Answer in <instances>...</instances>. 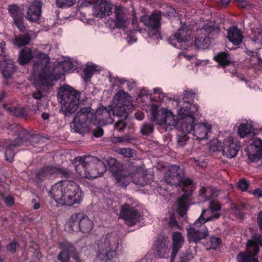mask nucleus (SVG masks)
I'll return each mask as SVG.
<instances>
[{
  "instance_id": "f257e3e1",
  "label": "nucleus",
  "mask_w": 262,
  "mask_h": 262,
  "mask_svg": "<svg viewBox=\"0 0 262 262\" xmlns=\"http://www.w3.org/2000/svg\"><path fill=\"white\" fill-rule=\"evenodd\" d=\"M132 97L126 92L119 91L114 96L111 105L107 107L100 105L96 111V115L103 124L112 123L113 116L120 117L114 124L115 129L123 131L127 126L125 120L127 118L129 112L133 108Z\"/></svg>"
},
{
  "instance_id": "f03ea898",
  "label": "nucleus",
  "mask_w": 262,
  "mask_h": 262,
  "mask_svg": "<svg viewBox=\"0 0 262 262\" xmlns=\"http://www.w3.org/2000/svg\"><path fill=\"white\" fill-rule=\"evenodd\" d=\"M151 114L152 120L158 125L177 126L179 131L177 137V144L181 147L186 145L189 139L188 135L192 132L190 124L185 123L182 119L179 118V115H174L171 110L167 108L159 110L156 105L152 106Z\"/></svg>"
},
{
  "instance_id": "7ed1b4c3",
  "label": "nucleus",
  "mask_w": 262,
  "mask_h": 262,
  "mask_svg": "<svg viewBox=\"0 0 262 262\" xmlns=\"http://www.w3.org/2000/svg\"><path fill=\"white\" fill-rule=\"evenodd\" d=\"M53 199L61 205L80 204L84 193L79 185L73 180H62L54 184L50 191Z\"/></svg>"
},
{
  "instance_id": "20e7f679",
  "label": "nucleus",
  "mask_w": 262,
  "mask_h": 262,
  "mask_svg": "<svg viewBox=\"0 0 262 262\" xmlns=\"http://www.w3.org/2000/svg\"><path fill=\"white\" fill-rule=\"evenodd\" d=\"M38 60L35 61L33 64V72L35 74H38L40 80L44 82L58 80L64 73L73 68V64L71 61L64 60L58 63L53 68L48 69V56L43 53H39L38 54Z\"/></svg>"
},
{
  "instance_id": "39448f33",
  "label": "nucleus",
  "mask_w": 262,
  "mask_h": 262,
  "mask_svg": "<svg viewBox=\"0 0 262 262\" xmlns=\"http://www.w3.org/2000/svg\"><path fill=\"white\" fill-rule=\"evenodd\" d=\"M199 106L190 103H184L183 106L178 111L179 118L182 119L185 123L192 126L193 135L196 139L202 140L206 139L208 134L210 132L211 126L208 123H195L196 119L199 117Z\"/></svg>"
},
{
  "instance_id": "423d86ee",
  "label": "nucleus",
  "mask_w": 262,
  "mask_h": 262,
  "mask_svg": "<svg viewBox=\"0 0 262 262\" xmlns=\"http://www.w3.org/2000/svg\"><path fill=\"white\" fill-rule=\"evenodd\" d=\"M72 164L75 171L81 177L93 179L101 177L106 170L103 162L91 156L77 157Z\"/></svg>"
},
{
  "instance_id": "0eeeda50",
  "label": "nucleus",
  "mask_w": 262,
  "mask_h": 262,
  "mask_svg": "<svg viewBox=\"0 0 262 262\" xmlns=\"http://www.w3.org/2000/svg\"><path fill=\"white\" fill-rule=\"evenodd\" d=\"M8 130V134L14 138L1 141L0 146L6 148V160L11 163L13 161L16 154V148L24 143V139L27 137L28 134L26 129L16 123L10 124Z\"/></svg>"
},
{
  "instance_id": "6e6552de",
  "label": "nucleus",
  "mask_w": 262,
  "mask_h": 262,
  "mask_svg": "<svg viewBox=\"0 0 262 262\" xmlns=\"http://www.w3.org/2000/svg\"><path fill=\"white\" fill-rule=\"evenodd\" d=\"M81 93L70 88L69 90H60L57 93V99L60 104V112L65 117L74 115L79 108V99Z\"/></svg>"
},
{
  "instance_id": "1a4fd4ad",
  "label": "nucleus",
  "mask_w": 262,
  "mask_h": 262,
  "mask_svg": "<svg viewBox=\"0 0 262 262\" xmlns=\"http://www.w3.org/2000/svg\"><path fill=\"white\" fill-rule=\"evenodd\" d=\"M119 244V237L116 234H107L98 243L97 257L100 260H111L117 254Z\"/></svg>"
},
{
  "instance_id": "9d476101",
  "label": "nucleus",
  "mask_w": 262,
  "mask_h": 262,
  "mask_svg": "<svg viewBox=\"0 0 262 262\" xmlns=\"http://www.w3.org/2000/svg\"><path fill=\"white\" fill-rule=\"evenodd\" d=\"M69 228L72 231H81L89 233L93 227V222L83 213H76L72 214L68 223Z\"/></svg>"
},
{
  "instance_id": "9b49d317",
  "label": "nucleus",
  "mask_w": 262,
  "mask_h": 262,
  "mask_svg": "<svg viewBox=\"0 0 262 262\" xmlns=\"http://www.w3.org/2000/svg\"><path fill=\"white\" fill-rule=\"evenodd\" d=\"M91 107H83L76 114L72 122L70 123L71 130L75 133L82 134L89 123L91 122Z\"/></svg>"
},
{
  "instance_id": "f8f14e48",
  "label": "nucleus",
  "mask_w": 262,
  "mask_h": 262,
  "mask_svg": "<svg viewBox=\"0 0 262 262\" xmlns=\"http://www.w3.org/2000/svg\"><path fill=\"white\" fill-rule=\"evenodd\" d=\"M120 215L126 224L130 226L135 225L142 219L141 213L129 202L121 205Z\"/></svg>"
},
{
  "instance_id": "ddd939ff",
  "label": "nucleus",
  "mask_w": 262,
  "mask_h": 262,
  "mask_svg": "<svg viewBox=\"0 0 262 262\" xmlns=\"http://www.w3.org/2000/svg\"><path fill=\"white\" fill-rule=\"evenodd\" d=\"M208 235V230L203 223H200L198 226L193 225L187 229V238L189 243H198L201 240L205 238Z\"/></svg>"
},
{
  "instance_id": "4468645a",
  "label": "nucleus",
  "mask_w": 262,
  "mask_h": 262,
  "mask_svg": "<svg viewBox=\"0 0 262 262\" xmlns=\"http://www.w3.org/2000/svg\"><path fill=\"white\" fill-rule=\"evenodd\" d=\"M241 142L231 137L224 140L222 146L223 155L227 158H234L240 149Z\"/></svg>"
},
{
  "instance_id": "2eb2a0df",
  "label": "nucleus",
  "mask_w": 262,
  "mask_h": 262,
  "mask_svg": "<svg viewBox=\"0 0 262 262\" xmlns=\"http://www.w3.org/2000/svg\"><path fill=\"white\" fill-rule=\"evenodd\" d=\"M183 173V169L179 166L171 165L164 174V182L171 186H177L180 184Z\"/></svg>"
},
{
  "instance_id": "dca6fc26",
  "label": "nucleus",
  "mask_w": 262,
  "mask_h": 262,
  "mask_svg": "<svg viewBox=\"0 0 262 262\" xmlns=\"http://www.w3.org/2000/svg\"><path fill=\"white\" fill-rule=\"evenodd\" d=\"M115 26L119 29L126 28L129 24L127 9L122 6H116L114 8Z\"/></svg>"
},
{
  "instance_id": "f3484780",
  "label": "nucleus",
  "mask_w": 262,
  "mask_h": 262,
  "mask_svg": "<svg viewBox=\"0 0 262 262\" xmlns=\"http://www.w3.org/2000/svg\"><path fill=\"white\" fill-rule=\"evenodd\" d=\"M111 5L105 0H97L93 7V15L95 17L103 18L112 13Z\"/></svg>"
},
{
  "instance_id": "a211bd4d",
  "label": "nucleus",
  "mask_w": 262,
  "mask_h": 262,
  "mask_svg": "<svg viewBox=\"0 0 262 262\" xmlns=\"http://www.w3.org/2000/svg\"><path fill=\"white\" fill-rule=\"evenodd\" d=\"M5 45V42L3 40H0V62H6L7 60L8 61L6 63V66L3 65L5 68L2 71V74L6 79H8L11 76L15 69L13 64L8 60Z\"/></svg>"
},
{
  "instance_id": "6ab92c4d",
  "label": "nucleus",
  "mask_w": 262,
  "mask_h": 262,
  "mask_svg": "<svg viewBox=\"0 0 262 262\" xmlns=\"http://www.w3.org/2000/svg\"><path fill=\"white\" fill-rule=\"evenodd\" d=\"M56 170V167L54 166H44L36 172L33 181L36 185L39 186L46 180L49 179L51 176L55 174V172Z\"/></svg>"
},
{
  "instance_id": "aec40b11",
  "label": "nucleus",
  "mask_w": 262,
  "mask_h": 262,
  "mask_svg": "<svg viewBox=\"0 0 262 262\" xmlns=\"http://www.w3.org/2000/svg\"><path fill=\"white\" fill-rule=\"evenodd\" d=\"M250 243V239H249L246 245V250L239 252L237 255L236 258L238 262H258L255 257L258 253H255L254 245Z\"/></svg>"
},
{
  "instance_id": "412c9836",
  "label": "nucleus",
  "mask_w": 262,
  "mask_h": 262,
  "mask_svg": "<svg viewBox=\"0 0 262 262\" xmlns=\"http://www.w3.org/2000/svg\"><path fill=\"white\" fill-rule=\"evenodd\" d=\"M42 3L40 0H35L28 7L26 17L32 22H36L41 13Z\"/></svg>"
},
{
  "instance_id": "4be33fe9",
  "label": "nucleus",
  "mask_w": 262,
  "mask_h": 262,
  "mask_svg": "<svg viewBox=\"0 0 262 262\" xmlns=\"http://www.w3.org/2000/svg\"><path fill=\"white\" fill-rule=\"evenodd\" d=\"M59 247L62 250L58 254V260L61 262H69L71 255L75 251V247L72 244L67 242L59 243Z\"/></svg>"
},
{
  "instance_id": "5701e85b",
  "label": "nucleus",
  "mask_w": 262,
  "mask_h": 262,
  "mask_svg": "<svg viewBox=\"0 0 262 262\" xmlns=\"http://www.w3.org/2000/svg\"><path fill=\"white\" fill-rule=\"evenodd\" d=\"M161 13L158 12L153 13L150 16H142L141 21L143 24L150 29H158L160 27Z\"/></svg>"
},
{
  "instance_id": "b1692460",
  "label": "nucleus",
  "mask_w": 262,
  "mask_h": 262,
  "mask_svg": "<svg viewBox=\"0 0 262 262\" xmlns=\"http://www.w3.org/2000/svg\"><path fill=\"white\" fill-rule=\"evenodd\" d=\"M167 239L164 236H159L156 241L157 255L160 258H166L168 257L169 249L167 245Z\"/></svg>"
},
{
  "instance_id": "393cba45",
  "label": "nucleus",
  "mask_w": 262,
  "mask_h": 262,
  "mask_svg": "<svg viewBox=\"0 0 262 262\" xmlns=\"http://www.w3.org/2000/svg\"><path fill=\"white\" fill-rule=\"evenodd\" d=\"M184 239L180 232H175L172 236V249L170 256V262H173L177 254L182 248Z\"/></svg>"
},
{
  "instance_id": "a878e982",
  "label": "nucleus",
  "mask_w": 262,
  "mask_h": 262,
  "mask_svg": "<svg viewBox=\"0 0 262 262\" xmlns=\"http://www.w3.org/2000/svg\"><path fill=\"white\" fill-rule=\"evenodd\" d=\"M191 192L185 193L178 199V213L181 216H184L188 209L189 202Z\"/></svg>"
},
{
  "instance_id": "bb28decb",
  "label": "nucleus",
  "mask_w": 262,
  "mask_h": 262,
  "mask_svg": "<svg viewBox=\"0 0 262 262\" xmlns=\"http://www.w3.org/2000/svg\"><path fill=\"white\" fill-rule=\"evenodd\" d=\"M221 215V213L218 211H209L207 210H204L200 217L196 220L195 225L198 226L200 223L204 224L213 219H218Z\"/></svg>"
},
{
  "instance_id": "cd10ccee",
  "label": "nucleus",
  "mask_w": 262,
  "mask_h": 262,
  "mask_svg": "<svg viewBox=\"0 0 262 262\" xmlns=\"http://www.w3.org/2000/svg\"><path fill=\"white\" fill-rule=\"evenodd\" d=\"M228 38L234 45L241 44L243 39L241 31L236 27L230 28L228 31Z\"/></svg>"
},
{
  "instance_id": "c85d7f7f",
  "label": "nucleus",
  "mask_w": 262,
  "mask_h": 262,
  "mask_svg": "<svg viewBox=\"0 0 262 262\" xmlns=\"http://www.w3.org/2000/svg\"><path fill=\"white\" fill-rule=\"evenodd\" d=\"M154 105H157L158 106L159 110H160L162 108H164V107L160 108L159 105L157 104L152 103L150 105L151 112L152 106H153ZM154 122H156L157 123L156 121L152 120V114H151L150 121L144 122L141 126L140 133L143 136H149V135L153 133L155 128V126L153 123Z\"/></svg>"
},
{
  "instance_id": "c756f323",
  "label": "nucleus",
  "mask_w": 262,
  "mask_h": 262,
  "mask_svg": "<svg viewBox=\"0 0 262 262\" xmlns=\"http://www.w3.org/2000/svg\"><path fill=\"white\" fill-rule=\"evenodd\" d=\"M214 59L223 68L229 66L231 62V58L228 52H221L217 53L214 57Z\"/></svg>"
},
{
  "instance_id": "7c9ffc66",
  "label": "nucleus",
  "mask_w": 262,
  "mask_h": 262,
  "mask_svg": "<svg viewBox=\"0 0 262 262\" xmlns=\"http://www.w3.org/2000/svg\"><path fill=\"white\" fill-rule=\"evenodd\" d=\"M210 43V39L206 34L202 35L199 33L194 40V45L198 50L207 49Z\"/></svg>"
},
{
  "instance_id": "2f4dec72",
  "label": "nucleus",
  "mask_w": 262,
  "mask_h": 262,
  "mask_svg": "<svg viewBox=\"0 0 262 262\" xmlns=\"http://www.w3.org/2000/svg\"><path fill=\"white\" fill-rule=\"evenodd\" d=\"M101 68L95 64H87L83 70V77L85 81L90 80L92 75L101 71Z\"/></svg>"
},
{
  "instance_id": "473e14b6",
  "label": "nucleus",
  "mask_w": 262,
  "mask_h": 262,
  "mask_svg": "<svg viewBox=\"0 0 262 262\" xmlns=\"http://www.w3.org/2000/svg\"><path fill=\"white\" fill-rule=\"evenodd\" d=\"M189 36L187 29L181 27L169 39L170 43L173 44L171 41L176 40L178 42H183L185 41Z\"/></svg>"
},
{
  "instance_id": "72a5a7b5",
  "label": "nucleus",
  "mask_w": 262,
  "mask_h": 262,
  "mask_svg": "<svg viewBox=\"0 0 262 262\" xmlns=\"http://www.w3.org/2000/svg\"><path fill=\"white\" fill-rule=\"evenodd\" d=\"M33 57L32 50L30 48H25L19 53L18 61L20 64L24 65L28 63Z\"/></svg>"
},
{
  "instance_id": "f704fd0d",
  "label": "nucleus",
  "mask_w": 262,
  "mask_h": 262,
  "mask_svg": "<svg viewBox=\"0 0 262 262\" xmlns=\"http://www.w3.org/2000/svg\"><path fill=\"white\" fill-rule=\"evenodd\" d=\"M31 40L30 35L28 34L19 35L15 37L14 43L18 47L28 45Z\"/></svg>"
},
{
  "instance_id": "c9c22d12",
  "label": "nucleus",
  "mask_w": 262,
  "mask_h": 262,
  "mask_svg": "<svg viewBox=\"0 0 262 262\" xmlns=\"http://www.w3.org/2000/svg\"><path fill=\"white\" fill-rule=\"evenodd\" d=\"M252 126L248 124H242L238 127V135L241 138H244L245 137H251Z\"/></svg>"
},
{
  "instance_id": "e433bc0d",
  "label": "nucleus",
  "mask_w": 262,
  "mask_h": 262,
  "mask_svg": "<svg viewBox=\"0 0 262 262\" xmlns=\"http://www.w3.org/2000/svg\"><path fill=\"white\" fill-rule=\"evenodd\" d=\"M57 170L55 172V174H59L61 176L63 180H72L74 177V174L72 172L64 169L59 168L56 167Z\"/></svg>"
},
{
  "instance_id": "4c0bfd02",
  "label": "nucleus",
  "mask_w": 262,
  "mask_h": 262,
  "mask_svg": "<svg viewBox=\"0 0 262 262\" xmlns=\"http://www.w3.org/2000/svg\"><path fill=\"white\" fill-rule=\"evenodd\" d=\"M213 195V190L210 187H202L200 190V196L204 199V201H207L212 198Z\"/></svg>"
},
{
  "instance_id": "58836bf2",
  "label": "nucleus",
  "mask_w": 262,
  "mask_h": 262,
  "mask_svg": "<svg viewBox=\"0 0 262 262\" xmlns=\"http://www.w3.org/2000/svg\"><path fill=\"white\" fill-rule=\"evenodd\" d=\"M250 243L254 245L255 253H258L259 250V246H262V238L260 236L253 235L250 239Z\"/></svg>"
},
{
  "instance_id": "ea45409f",
  "label": "nucleus",
  "mask_w": 262,
  "mask_h": 262,
  "mask_svg": "<svg viewBox=\"0 0 262 262\" xmlns=\"http://www.w3.org/2000/svg\"><path fill=\"white\" fill-rule=\"evenodd\" d=\"M250 146L254 151L262 152V140L259 138H254L252 139Z\"/></svg>"
},
{
  "instance_id": "a19ab883",
  "label": "nucleus",
  "mask_w": 262,
  "mask_h": 262,
  "mask_svg": "<svg viewBox=\"0 0 262 262\" xmlns=\"http://www.w3.org/2000/svg\"><path fill=\"white\" fill-rule=\"evenodd\" d=\"M220 31V30L219 28L207 24L204 26L202 29H200L198 33L202 34L205 32L207 34H209L213 32L219 33Z\"/></svg>"
},
{
  "instance_id": "79ce46f5",
  "label": "nucleus",
  "mask_w": 262,
  "mask_h": 262,
  "mask_svg": "<svg viewBox=\"0 0 262 262\" xmlns=\"http://www.w3.org/2000/svg\"><path fill=\"white\" fill-rule=\"evenodd\" d=\"M13 19L15 25L19 31L21 32L25 31L26 26L24 24V14Z\"/></svg>"
},
{
  "instance_id": "37998d69",
  "label": "nucleus",
  "mask_w": 262,
  "mask_h": 262,
  "mask_svg": "<svg viewBox=\"0 0 262 262\" xmlns=\"http://www.w3.org/2000/svg\"><path fill=\"white\" fill-rule=\"evenodd\" d=\"M9 12L13 18L23 14V12L16 5H10L8 7Z\"/></svg>"
},
{
  "instance_id": "c03bdc74",
  "label": "nucleus",
  "mask_w": 262,
  "mask_h": 262,
  "mask_svg": "<svg viewBox=\"0 0 262 262\" xmlns=\"http://www.w3.org/2000/svg\"><path fill=\"white\" fill-rule=\"evenodd\" d=\"M222 243V240L221 238L215 236H212L210 237V249L216 250L219 248Z\"/></svg>"
},
{
  "instance_id": "a18cd8bd",
  "label": "nucleus",
  "mask_w": 262,
  "mask_h": 262,
  "mask_svg": "<svg viewBox=\"0 0 262 262\" xmlns=\"http://www.w3.org/2000/svg\"><path fill=\"white\" fill-rule=\"evenodd\" d=\"M0 200L4 201L5 204L8 207H12L14 204V198L12 195L5 196L3 192L0 193Z\"/></svg>"
},
{
  "instance_id": "49530a36",
  "label": "nucleus",
  "mask_w": 262,
  "mask_h": 262,
  "mask_svg": "<svg viewBox=\"0 0 262 262\" xmlns=\"http://www.w3.org/2000/svg\"><path fill=\"white\" fill-rule=\"evenodd\" d=\"M116 174L117 182L121 186L125 187L128 184V178L126 176H123L121 172H117Z\"/></svg>"
},
{
  "instance_id": "de8ad7c7",
  "label": "nucleus",
  "mask_w": 262,
  "mask_h": 262,
  "mask_svg": "<svg viewBox=\"0 0 262 262\" xmlns=\"http://www.w3.org/2000/svg\"><path fill=\"white\" fill-rule=\"evenodd\" d=\"M20 246L19 243L16 240H13L6 246V249L11 253L16 252V250Z\"/></svg>"
},
{
  "instance_id": "09e8293b",
  "label": "nucleus",
  "mask_w": 262,
  "mask_h": 262,
  "mask_svg": "<svg viewBox=\"0 0 262 262\" xmlns=\"http://www.w3.org/2000/svg\"><path fill=\"white\" fill-rule=\"evenodd\" d=\"M248 157L251 162H256L262 158V152L256 151L253 153L250 152L248 154Z\"/></svg>"
},
{
  "instance_id": "8fccbe9b",
  "label": "nucleus",
  "mask_w": 262,
  "mask_h": 262,
  "mask_svg": "<svg viewBox=\"0 0 262 262\" xmlns=\"http://www.w3.org/2000/svg\"><path fill=\"white\" fill-rule=\"evenodd\" d=\"M192 183L193 181L191 179L188 177H185L184 171H183L181 179L180 181V184H178L177 186L186 187L192 185Z\"/></svg>"
},
{
  "instance_id": "3c124183",
  "label": "nucleus",
  "mask_w": 262,
  "mask_h": 262,
  "mask_svg": "<svg viewBox=\"0 0 262 262\" xmlns=\"http://www.w3.org/2000/svg\"><path fill=\"white\" fill-rule=\"evenodd\" d=\"M195 96V93L194 92L192 91V90H185L183 92V98L184 99V103H186V102H188V103H190V104L193 105L194 104L193 103H190V102L189 101H186L185 100V99H192ZM184 104H182V105L180 107H181L182 106H183ZM195 105H196V104H194ZM196 105H198L196 104ZM181 108H180V109Z\"/></svg>"
},
{
  "instance_id": "603ef678",
  "label": "nucleus",
  "mask_w": 262,
  "mask_h": 262,
  "mask_svg": "<svg viewBox=\"0 0 262 262\" xmlns=\"http://www.w3.org/2000/svg\"><path fill=\"white\" fill-rule=\"evenodd\" d=\"M74 3V0H56V4L58 8L71 7Z\"/></svg>"
},
{
  "instance_id": "864d4df0",
  "label": "nucleus",
  "mask_w": 262,
  "mask_h": 262,
  "mask_svg": "<svg viewBox=\"0 0 262 262\" xmlns=\"http://www.w3.org/2000/svg\"><path fill=\"white\" fill-rule=\"evenodd\" d=\"M249 184L245 179H241L237 184V188L242 191H246L248 188Z\"/></svg>"
},
{
  "instance_id": "5fc2aeb1",
  "label": "nucleus",
  "mask_w": 262,
  "mask_h": 262,
  "mask_svg": "<svg viewBox=\"0 0 262 262\" xmlns=\"http://www.w3.org/2000/svg\"><path fill=\"white\" fill-rule=\"evenodd\" d=\"M154 92L155 95H157V94L158 95V101H159L160 102H161L162 103L166 101V100L167 99V97L165 96V93H163L161 89H160V88L154 89Z\"/></svg>"
},
{
  "instance_id": "6e6d98bb",
  "label": "nucleus",
  "mask_w": 262,
  "mask_h": 262,
  "mask_svg": "<svg viewBox=\"0 0 262 262\" xmlns=\"http://www.w3.org/2000/svg\"><path fill=\"white\" fill-rule=\"evenodd\" d=\"M134 150L129 148H122L120 149L119 154L126 158L133 157Z\"/></svg>"
},
{
  "instance_id": "4d7b16f0",
  "label": "nucleus",
  "mask_w": 262,
  "mask_h": 262,
  "mask_svg": "<svg viewBox=\"0 0 262 262\" xmlns=\"http://www.w3.org/2000/svg\"><path fill=\"white\" fill-rule=\"evenodd\" d=\"M27 133L28 134L27 137L24 139V143L27 141L31 143H38L40 140V137L37 135H31L27 131Z\"/></svg>"
},
{
  "instance_id": "13d9d810",
  "label": "nucleus",
  "mask_w": 262,
  "mask_h": 262,
  "mask_svg": "<svg viewBox=\"0 0 262 262\" xmlns=\"http://www.w3.org/2000/svg\"><path fill=\"white\" fill-rule=\"evenodd\" d=\"M209 211H219L221 209L220 204L215 201H211L209 203Z\"/></svg>"
},
{
  "instance_id": "bf43d9fd",
  "label": "nucleus",
  "mask_w": 262,
  "mask_h": 262,
  "mask_svg": "<svg viewBox=\"0 0 262 262\" xmlns=\"http://www.w3.org/2000/svg\"><path fill=\"white\" fill-rule=\"evenodd\" d=\"M12 112L17 117H24L26 115V110L21 107H14Z\"/></svg>"
},
{
  "instance_id": "052dcab7",
  "label": "nucleus",
  "mask_w": 262,
  "mask_h": 262,
  "mask_svg": "<svg viewBox=\"0 0 262 262\" xmlns=\"http://www.w3.org/2000/svg\"><path fill=\"white\" fill-rule=\"evenodd\" d=\"M194 161L195 165L200 167L204 168L207 166V163L206 161H205L203 159H194Z\"/></svg>"
},
{
  "instance_id": "680f3d73",
  "label": "nucleus",
  "mask_w": 262,
  "mask_h": 262,
  "mask_svg": "<svg viewBox=\"0 0 262 262\" xmlns=\"http://www.w3.org/2000/svg\"><path fill=\"white\" fill-rule=\"evenodd\" d=\"M93 136L96 138L101 137L103 135V130L100 127H97L93 131Z\"/></svg>"
},
{
  "instance_id": "e2e57ef3",
  "label": "nucleus",
  "mask_w": 262,
  "mask_h": 262,
  "mask_svg": "<svg viewBox=\"0 0 262 262\" xmlns=\"http://www.w3.org/2000/svg\"><path fill=\"white\" fill-rule=\"evenodd\" d=\"M248 193L253 194L258 198L262 197V191L260 188H256L254 190H250Z\"/></svg>"
},
{
  "instance_id": "0e129e2a",
  "label": "nucleus",
  "mask_w": 262,
  "mask_h": 262,
  "mask_svg": "<svg viewBox=\"0 0 262 262\" xmlns=\"http://www.w3.org/2000/svg\"><path fill=\"white\" fill-rule=\"evenodd\" d=\"M257 224L260 231L262 233V210L258 213L257 216Z\"/></svg>"
},
{
  "instance_id": "69168bd1",
  "label": "nucleus",
  "mask_w": 262,
  "mask_h": 262,
  "mask_svg": "<svg viewBox=\"0 0 262 262\" xmlns=\"http://www.w3.org/2000/svg\"><path fill=\"white\" fill-rule=\"evenodd\" d=\"M31 203L33 205V208L34 210H37L40 207V203L37 202V201L36 199H33L31 200Z\"/></svg>"
},
{
  "instance_id": "338daca9",
  "label": "nucleus",
  "mask_w": 262,
  "mask_h": 262,
  "mask_svg": "<svg viewBox=\"0 0 262 262\" xmlns=\"http://www.w3.org/2000/svg\"><path fill=\"white\" fill-rule=\"evenodd\" d=\"M178 225V222L173 215H170L169 225L170 227H174Z\"/></svg>"
},
{
  "instance_id": "774afa93",
  "label": "nucleus",
  "mask_w": 262,
  "mask_h": 262,
  "mask_svg": "<svg viewBox=\"0 0 262 262\" xmlns=\"http://www.w3.org/2000/svg\"><path fill=\"white\" fill-rule=\"evenodd\" d=\"M32 95L33 97L37 100H40L43 96L41 92L38 90H37L36 92L33 93Z\"/></svg>"
}]
</instances>
